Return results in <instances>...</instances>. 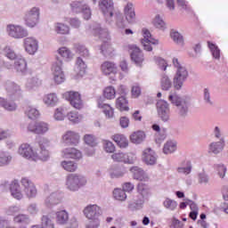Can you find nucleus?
Instances as JSON below:
<instances>
[{
  "mask_svg": "<svg viewBox=\"0 0 228 228\" xmlns=\"http://www.w3.org/2000/svg\"><path fill=\"white\" fill-rule=\"evenodd\" d=\"M18 152L20 156L26 158L27 159H32V161H37L38 159V155L35 153L31 145L28 143H22L20 146Z\"/></svg>",
  "mask_w": 228,
  "mask_h": 228,
  "instance_id": "nucleus-12",
  "label": "nucleus"
},
{
  "mask_svg": "<svg viewBox=\"0 0 228 228\" xmlns=\"http://www.w3.org/2000/svg\"><path fill=\"white\" fill-rule=\"evenodd\" d=\"M0 106L7 110V111H15L17 110V104L10 103L4 100V98H0Z\"/></svg>",
  "mask_w": 228,
  "mask_h": 228,
  "instance_id": "nucleus-45",
  "label": "nucleus"
},
{
  "mask_svg": "<svg viewBox=\"0 0 228 228\" xmlns=\"http://www.w3.org/2000/svg\"><path fill=\"white\" fill-rule=\"evenodd\" d=\"M55 31L59 35H69V33H70V28L63 23H57L55 26Z\"/></svg>",
  "mask_w": 228,
  "mask_h": 228,
  "instance_id": "nucleus-42",
  "label": "nucleus"
},
{
  "mask_svg": "<svg viewBox=\"0 0 228 228\" xmlns=\"http://www.w3.org/2000/svg\"><path fill=\"white\" fill-rule=\"evenodd\" d=\"M4 86L10 99L17 101L22 97V89H20V86L15 84V82H8Z\"/></svg>",
  "mask_w": 228,
  "mask_h": 228,
  "instance_id": "nucleus-8",
  "label": "nucleus"
},
{
  "mask_svg": "<svg viewBox=\"0 0 228 228\" xmlns=\"http://www.w3.org/2000/svg\"><path fill=\"white\" fill-rule=\"evenodd\" d=\"M97 107L100 110H102L106 118H113V117H115V109H113L111 105L108 103H104V101H102V98H100L97 100Z\"/></svg>",
  "mask_w": 228,
  "mask_h": 228,
  "instance_id": "nucleus-18",
  "label": "nucleus"
},
{
  "mask_svg": "<svg viewBox=\"0 0 228 228\" xmlns=\"http://www.w3.org/2000/svg\"><path fill=\"white\" fill-rule=\"evenodd\" d=\"M137 193L141 195V200L149 199V197H151V185H149V181L141 182L138 183Z\"/></svg>",
  "mask_w": 228,
  "mask_h": 228,
  "instance_id": "nucleus-21",
  "label": "nucleus"
},
{
  "mask_svg": "<svg viewBox=\"0 0 228 228\" xmlns=\"http://www.w3.org/2000/svg\"><path fill=\"white\" fill-rule=\"evenodd\" d=\"M143 140H145V133L143 131H136L130 135L132 143H142Z\"/></svg>",
  "mask_w": 228,
  "mask_h": 228,
  "instance_id": "nucleus-34",
  "label": "nucleus"
},
{
  "mask_svg": "<svg viewBox=\"0 0 228 228\" xmlns=\"http://www.w3.org/2000/svg\"><path fill=\"white\" fill-rule=\"evenodd\" d=\"M21 184L22 186H24L23 191L28 199H33L37 197V187L35 186V183H33V182H31L28 178H22Z\"/></svg>",
  "mask_w": 228,
  "mask_h": 228,
  "instance_id": "nucleus-15",
  "label": "nucleus"
},
{
  "mask_svg": "<svg viewBox=\"0 0 228 228\" xmlns=\"http://www.w3.org/2000/svg\"><path fill=\"white\" fill-rule=\"evenodd\" d=\"M25 113L31 120H35L36 118H38V117H40V112L38 111V110L32 107H28Z\"/></svg>",
  "mask_w": 228,
  "mask_h": 228,
  "instance_id": "nucleus-44",
  "label": "nucleus"
},
{
  "mask_svg": "<svg viewBox=\"0 0 228 228\" xmlns=\"http://www.w3.org/2000/svg\"><path fill=\"white\" fill-rule=\"evenodd\" d=\"M7 31L10 37H12L13 38H24V37H28V30L20 26L9 25L7 27Z\"/></svg>",
  "mask_w": 228,
  "mask_h": 228,
  "instance_id": "nucleus-17",
  "label": "nucleus"
},
{
  "mask_svg": "<svg viewBox=\"0 0 228 228\" xmlns=\"http://www.w3.org/2000/svg\"><path fill=\"white\" fill-rule=\"evenodd\" d=\"M76 50H77V53L80 54V56H88V50L85 48L83 45H77L76 46Z\"/></svg>",
  "mask_w": 228,
  "mask_h": 228,
  "instance_id": "nucleus-60",
  "label": "nucleus"
},
{
  "mask_svg": "<svg viewBox=\"0 0 228 228\" xmlns=\"http://www.w3.org/2000/svg\"><path fill=\"white\" fill-rule=\"evenodd\" d=\"M103 45H102V53L103 56H111L113 54V51H115L110 43H107L103 40Z\"/></svg>",
  "mask_w": 228,
  "mask_h": 228,
  "instance_id": "nucleus-43",
  "label": "nucleus"
},
{
  "mask_svg": "<svg viewBox=\"0 0 228 228\" xmlns=\"http://www.w3.org/2000/svg\"><path fill=\"white\" fill-rule=\"evenodd\" d=\"M14 67L17 72H21V74H24L28 71V62H26L24 58L17 59L15 61Z\"/></svg>",
  "mask_w": 228,
  "mask_h": 228,
  "instance_id": "nucleus-32",
  "label": "nucleus"
},
{
  "mask_svg": "<svg viewBox=\"0 0 228 228\" xmlns=\"http://www.w3.org/2000/svg\"><path fill=\"white\" fill-rule=\"evenodd\" d=\"M209 49L212 51L214 58H220V50L213 43L208 42Z\"/></svg>",
  "mask_w": 228,
  "mask_h": 228,
  "instance_id": "nucleus-57",
  "label": "nucleus"
},
{
  "mask_svg": "<svg viewBox=\"0 0 228 228\" xmlns=\"http://www.w3.org/2000/svg\"><path fill=\"white\" fill-rule=\"evenodd\" d=\"M99 6L103 15L113 17V12L115 10L113 0H101L99 2Z\"/></svg>",
  "mask_w": 228,
  "mask_h": 228,
  "instance_id": "nucleus-19",
  "label": "nucleus"
},
{
  "mask_svg": "<svg viewBox=\"0 0 228 228\" xmlns=\"http://www.w3.org/2000/svg\"><path fill=\"white\" fill-rule=\"evenodd\" d=\"M142 45H143L144 51H152V45H158L159 41L157 39L152 38L151 32L147 28L142 29Z\"/></svg>",
  "mask_w": 228,
  "mask_h": 228,
  "instance_id": "nucleus-10",
  "label": "nucleus"
},
{
  "mask_svg": "<svg viewBox=\"0 0 228 228\" xmlns=\"http://www.w3.org/2000/svg\"><path fill=\"white\" fill-rule=\"evenodd\" d=\"M84 142L90 145V147H95L97 145V141H95V137L92 134H86L84 136Z\"/></svg>",
  "mask_w": 228,
  "mask_h": 228,
  "instance_id": "nucleus-52",
  "label": "nucleus"
},
{
  "mask_svg": "<svg viewBox=\"0 0 228 228\" xmlns=\"http://www.w3.org/2000/svg\"><path fill=\"white\" fill-rule=\"evenodd\" d=\"M40 19V9L37 7H33L25 15L26 26L28 28H35L38 24Z\"/></svg>",
  "mask_w": 228,
  "mask_h": 228,
  "instance_id": "nucleus-7",
  "label": "nucleus"
},
{
  "mask_svg": "<svg viewBox=\"0 0 228 228\" xmlns=\"http://www.w3.org/2000/svg\"><path fill=\"white\" fill-rule=\"evenodd\" d=\"M125 17L127 22H134V19H136V13L134 12V8L133 7V4L128 3L125 6Z\"/></svg>",
  "mask_w": 228,
  "mask_h": 228,
  "instance_id": "nucleus-29",
  "label": "nucleus"
},
{
  "mask_svg": "<svg viewBox=\"0 0 228 228\" xmlns=\"http://www.w3.org/2000/svg\"><path fill=\"white\" fill-rule=\"evenodd\" d=\"M173 64L177 69L173 81L174 88L175 90H181V88H183V83H184L186 77H188V70H186V68L181 66L179 59H173Z\"/></svg>",
  "mask_w": 228,
  "mask_h": 228,
  "instance_id": "nucleus-2",
  "label": "nucleus"
},
{
  "mask_svg": "<svg viewBox=\"0 0 228 228\" xmlns=\"http://www.w3.org/2000/svg\"><path fill=\"white\" fill-rule=\"evenodd\" d=\"M63 97L66 101H69L71 106L76 110H83L84 103L79 92L68 91L63 94Z\"/></svg>",
  "mask_w": 228,
  "mask_h": 228,
  "instance_id": "nucleus-4",
  "label": "nucleus"
},
{
  "mask_svg": "<svg viewBox=\"0 0 228 228\" xmlns=\"http://www.w3.org/2000/svg\"><path fill=\"white\" fill-rule=\"evenodd\" d=\"M56 222L60 224V225L67 224V222H69V213L65 210L56 212Z\"/></svg>",
  "mask_w": 228,
  "mask_h": 228,
  "instance_id": "nucleus-35",
  "label": "nucleus"
},
{
  "mask_svg": "<svg viewBox=\"0 0 228 228\" xmlns=\"http://www.w3.org/2000/svg\"><path fill=\"white\" fill-rule=\"evenodd\" d=\"M66 145H77L79 143V134L74 131H67L61 138Z\"/></svg>",
  "mask_w": 228,
  "mask_h": 228,
  "instance_id": "nucleus-20",
  "label": "nucleus"
},
{
  "mask_svg": "<svg viewBox=\"0 0 228 228\" xmlns=\"http://www.w3.org/2000/svg\"><path fill=\"white\" fill-rule=\"evenodd\" d=\"M28 131L34 134H45L49 131V124L44 121L31 122L28 126Z\"/></svg>",
  "mask_w": 228,
  "mask_h": 228,
  "instance_id": "nucleus-9",
  "label": "nucleus"
},
{
  "mask_svg": "<svg viewBox=\"0 0 228 228\" xmlns=\"http://www.w3.org/2000/svg\"><path fill=\"white\" fill-rule=\"evenodd\" d=\"M71 10L75 13H83L84 19L86 20H88L92 17V11L90 10V7L86 4H81V2H73L71 4Z\"/></svg>",
  "mask_w": 228,
  "mask_h": 228,
  "instance_id": "nucleus-14",
  "label": "nucleus"
},
{
  "mask_svg": "<svg viewBox=\"0 0 228 228\" xmlns=\"http://www.w3.org/2000/svg\"><path fill=\"white\" fill-rule=\"evenodd\" d=\"M130 172H132L134 177L137 179V181H141V183L150 181L149 175L145 174V171L138 167H131Z\"/></svg>",
  "mask_w": 228,
  "mask_h": 228,
  "instance_id": "nucleus-25",
  "label": "nucleus"
},
{
  "mask_svg": "<svg viewBox=\"0 0 228 228\" xmlns=\"http://www.w3.org/2000/svg\"><path fill=\"white\" fill-rule=\"evenodd\" d=\"M132 97L134 99H137V97H140L142 95V87L138 85H134L132 86L131 89Z\"/></svg>",
  "mask_w": 228,
  "mask_h": 228,
  "instance_id": "nucleus-55",
  "label": "nucleus"
},
{
  "mask_svg": "<svg viewBox=\"0 0 228 228\" xmlns=\"http://www.w3.org/2000/svg\"><path fill=\"white\" fill-rule=\"evenodd\" d=\"M157 111L161 120L168 122V119L170 118V108L168 107V102L164 100H159L157 102Z\"/></svg>",
  "mask_w": 228,
  "mask_h": 228,
  "instance_id": "nucleus-11",
  "label": "nucleus"
},
{
  "mask_svg": "<svg viewBox=\"0 0 228 228\" xmlns=\"http://www.w3.org/2000/svg\"><path fill=\"white\" fill-rule=\"evenodd\" d=\"M143 159L147 165H154L156 163V157L152 155V150L151 148L144 150Z\"/></svg>",
  "mask_w": 228,
  "mask_h": 228,
  "instance_id": "nucleus-38",
  "label": "nucleus"
},
{
  "mask_svg": "<svg viewBox=\"0 0 228 228\" xmlns=\"http://www.w3.org/2000/svg\"><path fill=\"white\" fill-rule=\"evenodd\" d=\"M85 216L90 220L89 227L94 228L99 227L101 225V221L99 220V216L102 215V210L101 207L97 205H88L84 208L83 211Z\"/></svg>",
  "mask_w": 228,
  "mask_h": 228,
  "instance_id": "nucleus-1",
  "label": "nucleus"
},
{
  "mask_svg": "<svg viewBox=\"0 0 228 228\" xmlns=\"http://www.w3.org/2000/svg\"><path fill=\"white\" fill-rule=\"evenodd\" d=\"M45 104L47 106H56L58 104V96L54 93L46 94L43 99Z\"/></svg>",
  "mask_w": 228,
  "mask_h": 228,
  "instance_id": "nucleus-36",
  "label": "nucleus"
},
{
  "mask_svg": "<svg viewBox=\"0 0 228 228\" xmlns=\"http://www.w3.org/2000/svg\"><path fill=\"white\" fill-rule=\"evenodd\" d=\"M168 101H170V102H172V104H175V106H181V98L178 97L177 94H170L168 97Z\"/></svg>",
  "mask_w": 228,
  "mask_h": 228,
  "instance_id": "nucleus-58",
  "label": "nucleus"
},
{
  "mask_svg": "<svg viewBox=\"0 0 228 228\" xmlns=\"http://www.w3.org/2000/svg\"><path fill=\"white\" fill-rule=\"evenodd\" d=\"M113 197L116 199V200H126V199H127L126 191H124L122 189H115L113 191Z\"/></svg>",
  "mask_w": 228,
  "mask_h": 228,
  "instance_id": "nucleus-49",
  "label": "nucleus"
},
{
  "mask_svg": "<svg viewBox=\"0 0 228 228\" xmlns=\"http://www.w3.org/2000/svg\"><path fill=\"white\" fill-rule=\"evenodd\" d=\"M101 70L104 76H110L111 74H117L118 68H117V64L114 62L107 61L101 65Z\"/></svg>",
  "mask_w": 228,
  "mask_h": 228,
  "instance_id": "nucleus-23",
  "label": "nucleus"
},
{
  "mask_svg": "<svg viewBox=\"0 0 228 228\" xmlns=\"http://www.w3.org/2000/svg\"><path fill=\"white\" fill-rule=\"evenodd\" d=\"M224 145H225V143L224 142V141H220L218 142L212 143V144H210V151L214 154H218V153L222 152V151H224Z\"/></svg>",
  "mask_w": 228,
  "mask_h": 228,
  "instance_id": "nucleus-41",
  "label": "nucleus"
},
{
  "mask_svg": "<svg viewBox=\"0 0 228 228\" xmlns=\"http://www.w3.org/2000/svg\"><path fill=\"white\" fill-rule=\"evenodd\" d=\"M171 38H173L174 42H176V44H183V36H181L179 32H171Z\"/></svg>",
  "mask_w": 228,
  "mask_h": 228,
  "instance_id": "nucleus-61",
  "label": "nucleus"
},
{
  "mask_svg": "<svg viewBox=\"0 0 228 228\" xmlns=\"http://www.w3.org/2000/svg\"><path fill=\"white\" fill-rule=\"evenodd\" d=\"M58 53L66 61H70V60L74 58V54H72V52H70V50L65 46L59 48Z\"/></svg>",
  "mask_w": 228,
  "mask_h": 228,
  "instance_id": "nucleus-37",
  "label": "nucleus"
},
{
  "mask_svg": "<svg viewBox=\"0 0 228 228\" xmlns=\"http://www.w3.org/2000/svg\"><path fill=\"white\" fill-rule=\"evenodd\" d=\"M66 186L70 191H77L82 186H86V178L78 174H69L66 177Z\"/></svg>",
  "mask_w": 228,
  "mask_h": 228,
  "instance_id": "nucleus-3",
  "label": "nucleus"
},
{
  "mask_svg": "<svg viewBox=\"0 0 228 228\" xmlns=\"http://www.w3.org/2000/svg\"><path fill=\"white\" fill-rule=\"evenodd\" d=\"M133 190H134V185L133 183L128 182L123 184V191L130 192L133 191Z\"/></svg>",
  "mask_w": 228,
  "mask_h": 228,
  "instance_id": "nucleus-64",
  "label": "nucleus"
},
{
  "mask_svg": "<svg viewBox=\"0 0 228 228\" xmlns=\"http://www.w3.org/2000/svg\"><path fill=\"white\" fill-rule=\"evenodd\" d=\"M103 149H104L105 152H109L110 154H112L113 152H115L116 147L112 142L104 140L103 141Z\"/></svg>",
  "mask_w": 228,
  "mask_h": 228,
  "instance_id": "nucleus-50",
  "label": "nucleus"
},
{
  "mask_svg": "<svg viewBox=\"0 0 228 228\" xmlns=\"http://www.w3.org/2000/svg\"><path fill=\"white\" fill-rule=\"evenodd\" d=\"M61 167L66 170V172H69L73 174L77 170V163L72 160H64L61 162Z\"/></svg>",
  "mask_w": 228,
  "mask_h": 228,
  "instance_id": "nucleus-33",
  "label": "nucleus"
},
{
  "mask_svg": "<svg viewBox=\"0 0 228 228\" xmlns=\"http://www.w3.org/2000/svg\"><path fill=\"white\" fill-rule=\"evenodd\" d=\"M10 191L12 197L17 200H20V199H22V192H20V185H19V182L17 180L12 182L10 185Z\"/></svg>",
  "mask_w": 228,
  "mask_h": 228,
  "instance_id": "nucleus-28",
  "label": "nucleus"
},
{
  "mask_svg": "<svg viewBox=\"0 0 228 228\" xmlns=\"http://www.w3.org/2000/svg\"><path fill=\"white\" fill-rule=\"evenodd\" d=\"M119 124L121 127L126 129V127H129V119L127 118V117H122L119 119Z\"/></svg>",
  "mask_w": 228,
  "mask_h": 228,
  "instance_id": "nucleus-63",
  "label": "nucleus"
},
{
  "mask_svg": "<svg viewBox=\"0 0 228 228\" xmlns=\"http://www.w3.org/2000/svg\"><path fill=\"white\" fill-rule=\"evenodd\" d=\"M161 89L164 91H168L170 88H172V81H170V78L168 77L164 76L160 80Z\"/></svg>",
  "mask_w": 228,
  "mask_h": 228,
  "instance_id": "nucleus-48",
  "label": "nucleus"
},
{
  "mask_svg": "<svg viewBox=\"0 0 228 228\" xmlns=\"http://www.w3.org/2000/svg\"><path fill=\"white\" fill-rule=\"evenodd\" d=\"M179 174H185L188 175L191 172V163L187 162V167H178Z\"/></svg>",
  "mask_w": 228,
  "mask_h": 228,
  "instance_id": "nucleus-62",
  "label": "nucleus"
},
{
  "mask_svg": "<svg viewBox=\"0 0 228 228\" xmlns=\"http://www.w3.org/2000/svg\"><path fill=\"white\" fill-rule=\"evenodd\" d=\"M111 140L116 142V145H118L119 149H127V147H129L127 137L122 134H113Z\"/></svg>",
  "mask_w": 228,
  "mask_h": 228,
  "instance_id": "nucleus-24",
  "label": "nucleus"
},
{
  "mask_svg": "<svg viewBox=\"0 0 228 228\" xmlns=\"http://www.w3.org/2000/svg\"><path fill=\"white\" fill-rule=\"evenodd\" d=\"M13 222H14V224H29L30 220H29V216L28 215L20 214L13 217Z\"/></svg>",
  "mask_w": 228,
  "mask_h": 228,
  "instance_id": "nucleus-40",
  "label": "nucleus"
},
{
  "mask_svg": "<svg viewBox=\"0 0 228 228\" xmlns=\"http://www.w3.org/2000/svg\"><path fill=\"white\" fill-rule=\"evenodd\" d=\"M12 160V157L6 155V153H0V167L3 165H8Z\"/></svg>",
  "mask_w": 228,
  "mask_h": 228,
  "instance_id": "nucleus-59",
  "label": "nucleus"
},
{
  "mask_svg": "<svg viewBox=\"0 0 228 228\" xmlns=\"http://www.w3.org/2000/svg\"><path fill=\"white\" fill-rule=\"evenodd\" d=\"M67 117L69 120L73 124H77L79 123L80 120H83V116L77 114V112H75V111H71L68 113Z\"/></svg>",
  "mask_w": 228,
  "mask_h": 228,
  "instance_id": "nucleus-47",
  "label": "nucleus"
},
{
  "mask_svg": "<svg viewBox=\"0 0 228 228\" xmlns=\"http://www.w3.org/2000/svg\"><path fill=\"white\" fill-rule=\"evenodd\" d=\"M86 73V64L83 61V59L78 57L75 65L76 77H83Z\"/></svg>",
  "mask_w": 228,
  "mask_h": 228,
  "instance_id": "nucleus-27",
  "label": "nucleus"
},
{
  "mask_svg": "<svg viewBox=\"0 0 228 228\" xmlns=\"http://www.w3.org/2000/svg\"><path fill=\"white\" fill-rule=\"evenodd\" d=\"M111 158L116 163H126L128 165L134 163V154L131 152H116L111 155Z\"/></svg>",
  "mask_w": 228,
  "mask_h": 228,
  "instance_id": "nucleus-13",
  "label": "nucleus"
},
{
  "mask_svg": "<svg viewBox=\"0 0 228 228\" xmlns=\"http://www.w3.org/2000/svg\"><path fill=\"white\" fill-rule=\"evenodd\" d=\"M153 24L155 28H158V29H165V21H163L159 16H156L153 20Z\"/></svg>",
  "mask_w": 228,
  "mask_h": 228,
  "instance_id": "nucleus-56",
  "label": "nucleus"
},
{
  "mask_svg": "<svg viewBox=\"0 0 228 228\" xmlns=\"http://www.w3.org/2000/svg\"><path fill=\"white\" fill-rule=\"evenodd\" d=\"M163 204L167 208V209H170L171 211H174V209L177 208V202L170 199H166Z\"/></svg>",
  "mask_w": 228,
  "mask_h": 228,
  "instance_id": "nucleus-54",
  "label": "nucleus"
},
{
  "mask_svg": "<svg viewBox=\"0 0 228 228\" xmlns=\"http://www.w3.org/2000/svg\"><path fill=\"white\" fill-rule=\"evenodd\" d=\"M102 95L107 101H113L117 97V90L113 86H109L103 89Z\"/></svg>",
  "mask_w": 228,
  "mask_h": 228,
  "instance_id": "nucleus-31",
  "label": "nucleus"
},
{
  "mask_svg": "<svg viewBox=\"0 0 228 228\" xmlns=\"http://www.w3.org/2000/svg\"><path fill=\"white\" fill-rule=\"evenodd\" d=\"M94 35L99 37V38H102V40H104V38L105 40H110V34L102 28H96L94 30Z\"/></svg>",
  "mask_w": 228,
  "mask_h": 228,
  "instance_id": "nucleus-51",
  "label": "nucleus"
},
{
  "mask_svg": "<svg viewBox=\"0 0 228 228\" xmlns=\"http://www.w3.org/2000/svg\"><path fill=\"white\" fill-rule=\"evenodd\" d=\"M54 118L55 120H64L65 118V109L60 107L57 108L54 112Z\"/></svg>",
  "mask_w": 228,
  "mask_h": 228,
  "instance_id": "nucleus-53",
  "label": "nucleus"
},
{
  "mask_svg": "<svg viewBox=\"0 0 228 228\" xmlns=\"http://www.w3.org/2000/svg\"><path fill=\"white\" fill-rule=\"evenodd\" d=\"M175 149H177L175 142L169 141L164 145L163 152L164 154H172V152H175Z\"/></svg>",
  "mask_w": 228,
  "mask_h": 228,
  "instance_id": "nucleus-46",
  "label": "nucleus"
},
{
  "mask_svg": "<svg viewBox=\"0 0 228 228\" xmlns=\"http://www.w3.org/2000/svg\"><path fill=\"white\" fill-rule=\"evenodd\" d=\"M129 102L126 96H119L116 100V108L119 111H129Z\"/></svg>",
  "mask_w": 228,
  "mask_h": 228,
  "instance_id": "nucleus-30",
  "label": "nucleus"
},
{
  "mask_svg": "<svg viewBox=\"0 0 228 228\" xmlns=\"http://www.w3.org/2000/svg\"><path fill=\"white\" fill-rule=\"evenodd\" d=\"M62 154L65 158H69L70 159H81L83 158V154L76 148H67L62 151Z\"/></svg>",
  "mask_w": 228,
  "mask_h": 228,
  "instance_id": "nucleus-26",
  "label": "nucleus"
},
{
  "mask_svg": "<svg viewBox=\"0 0 228 228\" xmlns=\"http://www.w3.org/2000/svg\"><path fill=\"white\" fill-rule=\"evenodd\" d=\"M24 48L28 54H35L38 51V42L33 37L24 39Z\"/></svg>",
  "mask_w": 228,
  "mask_h": 228,
  "instance_id": "nucleus-22",
  "label": "nucleus"
},
{
  "mask_svg": "<svg viewBox=\"0 0 228 228\" xmlns=\"http://www.w3.org/2000/svg\"><path fill=\"white\" fill-rule=\"evenodd\" d=\"M63 62L61 61H55L52 66V74L53 76V81L56 85H61L65 82V73L61 69Z\"/></svg>",
  "mask_w": 228,
  "mask_h": 228,
  "instance_id": "nucleus-6",
  "label": "nucleus"
},
{
  "mask_svg": "<svg viewBox=\"0 0 228 228\" xmlns=\"http://www.w3.org/2000/svg\"><path fill=\"white\" fill-rule=\"evenodd\" d=\"M40 152L37 155V159L47 161L49 159V149H51V142L47 139H43L39 142Z\"/></svg>",
  "mask_w": 228,
  "mask_h": 228,
  "instance_id": "nucleus-16",
  "label": "nucleus"
},
{
  "mask_svg": "<svg viewBox=\"0 0 228 228\" xmlns=\"http://www.w3.org/2000/svg\"><path fill=\"white\" fill-rule=\"evenodd\" d=\"M33 228H54V224H53V221L47 216H43L41 226L35 225Z\"/></svg>",
  "mask_w": 228,
  "mask_h": 228,
  "instance_id": "nucleus-39",
  "label": "nucleus"
},
{
  "mask_svg": "<svg viewBox=\"0 0 228 228\" xmlns=\"http://www.w3.org/2000/svg\"><path fill=\"white\" fill-rule=\"evenodd\" d=\"M128 51L130 53V58L137 67H142L145 58L143 57V52L136 45H128Z\"/></svg>",
  "mask_w": 228,
  "mask_h": 228,
  "instance_id": "nucleus-5",
  "label": "nucleus"
}]
</instances>
